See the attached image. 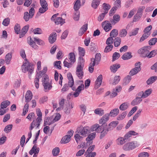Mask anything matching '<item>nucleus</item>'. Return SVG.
<instances>
[{
	"mask_svg": "<svg viewBox=\"0 0 157 157\" xmlns=\"http://www.w3.org/2000/svg\"><path fill=\"white\" fill-rule=\"evenodd\" d=\"M111 128L102 125L100 126L98 124H96L93 126V130L98 133H100V138L102 139L107 134L108 132L112 130Z\"/></svg>",
	"mask_w": 157,
	"mask_h": 157,
	"instance_id": "obj_1",
	"label": "nucleus"
},
{
	"mask_svg": "<svg viewBox=\"0 0 157 157\" xmlns=\"http://www.w3.org/2000/svg\"><path fill=\"white\" fill-rule=\"evenodd\" d=\"M101 55L100 53H97L95 55L94 58H92L91 62L89 65V70L90 72L92 73L93 72L94 67L95 65L98 64L101 59Z\"/></svg>",
	"mask_w": 157,
	"mask_h": 157,
	"instance_id": "obj_2",
	"label": "nucleus"
},
{
	"mask_svg": "<svg viewBox=\"0 0 157 157\" xmlns=\"http://www.w3.org/2000/svg\"><path fill=\"white\" fill-rule=\"evenodd\" d=\"M140 145L139 143L136 141L128 142L124 144L123 147V149L125 151L132 150Z\"/></svg>",
	"mask_w": 157,
	"mask_h": 157,
	"instance_id": "obj_3",
	"label": "nucleus"
},
{
	"mask_svg": "<svg viewBox=\"0 0 157 157\" xmlns=\"http://www.w3.org/2000/svg\"><path fill=\"white\" fill-rule=\"evenodd\" d=\"M21 67L22 71L24 73L27 71L31 74L34 71L33 65L28 61L24 63L21 66Z\"/></svg>",
	"mask_w": 157,
	"mask_h": 157,
	"instance_id": "obj_4",
	"label": "nucleus"
},
{
	"mask_svg": "<svg viewBox=\"0 0 157 157\" xmlns=\"http://www.w3.org/2000/svg\"><path fill=\"white\" fill-rule=\"evenodd\" d=\"M79 82L81 83V84L79 86L76 90L75 89V88L74 87H72V89L73 90L75 91L73 94V95L75 97H78L81 91L84 89V86L83 84V81H79Z\"/></svg>",
	"mask_w": 157,
	"mask_h": 157,
	"instance_id": "obj_5",
	"label": "nucleus"
},
{
	"mask_svg": "<svg viewBox=\"0 0 157 157\" xmlns=\"http://www.w3.org/2000/svg\"><path fill=\"white\" fill-rule=\"evenodd\" d=\"M41 7L39 9V12L43 13L48 9V3L45 0H40Z\"/></svg>",
	"mask_w": 157,
	"mask_h": 157,
	"instance_id": "obj_6",
	"label": "nucleus"
},
{
	"mask_svg": "<svg viewBox=\"0 0 157 157\" xmlns=\"http://www.w3.org/2000/svg\"><path fill=\"white\" fill-rule=\"evenodd\" d=\"M140 94L138 92L136 95V98L133 100L131 103V105L133 106L137 105L139 104L142 101V98Z\"/></svg>",
	"mask_w": 157,
	"mask_h": 157,
	"instance_id": "obj_7",
	"label": "nucleus"
},
{
	"mask_svg": "<svg viewBox=\"0 0 157 157\" xmlns=\"http://www.w3.org/2000/svg\"><path fill=\"white\" fill-rule=\"evenodd\" d=\"M78 132V133L85 137L90 133V128L88 127H84L81 128Z\"/></svg>",
	"mask_w": 157,
	"mask_h": 157,
	"instance_id": "obj_8",
	"label": "nucleus"
},
{
	"mask_svg": "<svg viewBox=\"0 0 157 157\" xmlns=\"http://www.w3.org/2000/svg\"><path fill=\"white\" fill-rule=\"evenodd\" d=\"M108 21H105L102 23V27L106 32L110 31L112 28L111 23Z\"/></svg>",
	"mask_w": 157,
	"mask_h": 157,
	"instance_id": "obj_9",
	"label": "nucleus"
},
{
	"mask_svg": "<svg viewBox=\"0 0 157 157\" xmlns=\"http://www.w3.org/2000/svg\"><path fill=\"white\" fill-rule=\"evenodd\" d=\"M150 47L149 46H146L140 49L138 52L139 54H144L145 56H144V57H147V55L149 54V51L148 50L150 49Z\"/></svg>",
	"mask_w": 157,
	"mask_h": 157,
	"instance_id": "obj_10",
	"label": "nucleus"
},
{
	"mask_svg": "<svg viewBox=\"0 0 157 157\" xmlns=\"http://www.w3.org/2000/svg\"><path fill=\"white\" fill-rule=\"evenodd\" d=\"M96 134L95 132H93L90 134L86 139V145H90L92 144L93 143V140L95 138L96 136Z\"/></svg>",
	"mask_w": 157,
	"mask_h": 157,
	"instance_id": "obj_11",
	"label": "nucleus"
},
{
	"mask_svg": "<svg viewBox=\"0 0 157 157\" xmlns=\"http://www.w3.org/2000/svg\"><path fill=\"white\" fill-rule=\"evenodd\" d=\"M41 121H40L39 122H38V121L37 120V119H36V120H34L30 124L29 128V130L30 131H32V130L35 127H36V129L39 128Z\"/></svg>",
	"mask_w": 157,
	"mask_h": 157,
	"instance_id": "obj_12",
	"label": "nucleus"
},
{
	"mask_svg": "<svg viewBox=\"0 0 157 157\" xmlns=\"http://www.w3.org/2000/svg\"><path fill=\"white\" fill-rule=\"evenodd\" d=\"M152 90L151 89H149L146 90L144 92L141 91L139 93L143 98H146L149 96L151 93Z\"/></svg>",
	"mask_w": 157,
	"mask_h": 157,
	"instance_id": "obj_13",
	"label": "nucleus"
},
{
	"mask_svg": "<svg viewBox=\"0 0 157 157\" xmlns=\"http://www.w3.org/2000/svg\"><path fill=\"white\" fill-rule=\"evenodd\" d=\"M109 118V113H106L99 120V123L100 124H105L108 121Z\"/></svg>",
	"mask_w": 157,
	"mask_h": 157,
	"instance_id": "obj_14",
	"label": "nucleus"
},
{
	"mask_svg": "<svg viewBox=\"0 0 157 157\" xmlns=\"http://www.w3.org/2000/svg\"><path fill=\"white\" fill-rule=\"evenodd\" d=\"M27 43L33 48L35 49H37L38 46L36 44V43L33 41L30 37L28 38Z\"/></svg>",
	"mask_w": 157,
	"mask_h": 157,
	"instance_id": "obj_15",
	"label": "nucleus"
},
{
	"mask_svg": "<svg viewBox=\"0 0 157 157\" xmlns=\"http://www.w3.org/2000/svg\"><path fill=\"white\" fill-rule=\"evenodd\" d=\"M33 97V94L30 90H28L25 95V102L26 103L29 102L32 99Z\"/></svg>",
	"mask_w": 157,
	"mask_h": 157,
	"instance_id": "obj_16",
	"label": "nucleus"
},
{
	"mask_svg": "<svg viewBox=\"0 0 157 157\" xmlns=\"http://www.w3.org/2000/svg\"><path fill=\"white\" fill-rule=\"evenodd\" d=\"M113 19L110 20V22L112 25H115L120 20V17L118 14H116L113 17Z\"/></svg>",
	"mask_w": 157,
	"mask_h": 157,
	"instance_id": "obj_17",
	"label": "nucleus"
},
{
	"mask_svg": "<svg viewBox=\"0 0 157 157\" xmlns=\"http://www.w3.org/2000/svg\"><path fill=\"white\" fill-rule=\"evenodd\" d=\"M138 134L133 131H130L126 133L124 136L125 139L127 140L129 138L133 136L137 135Z\"/></svg>",
	"mask_w": 157,
	"mask_h": 157,
	"instance_id": "obj_18",
	"label": "nucleus"
},
{
	"mask_svg": "<svg viewBox=\"0 0 157 157\" xmlns=\"http://www.w3.org/2000/svg\"><path fill=\"white\" fill-rule=\"evenodd\" d=\"M126 140H127L125 139L124 136V137L119 136L116 140V142L117 144L118 145H122L125 143Z\"/></svg>",
	"mask_w": 157,
	"mask_h": 157,
	"instance_id": "obj_19",
	"label": "nucleus"
},
{
	"mask_svg": "<svg viewBox=\"0 0 157 157\" xmlns=\"http://www.w3.org/2000/svg\"><path fill=\"white\" fill-rule=\"evenodd\" d=\"M39 148L35 144L29 151V153L30 155H32L34 153H39Z\"/></svg>",
	"mask_w": 157,
	"mask_h": 157,
	"instance_id": "obj_20",
	"label": "nucleus"
},
{
	"mask_svg": "<svg viewBox=\"0 0 157 157\" xmlns=\"http://www.w3.org/2000/svg\"><path fill=\"white\" fill-rule=\"evenodd\" d=\"M56 33H54L51 34L48 38L49 43L51 44L54 43L56 40Z\"/></svg>",
	"mask_w": 157,
	"mask_h": 157,
	"instance_id": "obj_21",
	"label": "nucleus"
},
{
	"mask_svg": "<svg viewBox=\"0 0 157 157\" xmlns=\"http://www.w3.org/2000/svg\"><path fill=\"white\" fill-rule=\"evenodd\" d=\"M12 58V53L11 52L8 53L6 56L5 58L4 61L8 65L9 64Z\"/></svg>",
	"mask_w": 157,
	"mask_h": 157,
	"instance_id": "obj_22",
	"label": "nucleus"
},
{
	"mask_svg": "<svg viewBox=\"0 0 157 157\" xmlns=\"http://www.w3.org/2000/svg\"><path fill=\"white\" fill-rule=\"evenodd\" d=\"M119 109L118 108L114 109L111 110L109 114V116L114 117L117 116L119 113Z\"/></svg>",
	"mask_w": 157,
	"mask_h": 157,
	"instance_id": "obj_23",
	"label": "nucleus"
},
{
	"mask_svg": "<svg viewBox=\"0 0 157 157\" xmlns=\"http://www.w3.org/2000/svg\"><path fill=\"white\" fill-rule=\"evenodd\" d=\"M102 80V76L101 75H100L95 82V86H97V88L99 87L101 84Z\"/></svg>",
	"mask_w": 157,
	"mask_h": 157,
	"instance_id": "obj_24",
	"label": "nucleus"
},
{
	"mask_svg": "<svg viewBox=\"0 0 157 157\" xmlns=\"http://www.w3.org/2000/svg\"><path fill=\"white\" fill-rule=\"evenodd\" d=\"M84 137L78 132L74 136L75 139L77 143H79L83 140Z\"/></svg>",
	"mask_w": 157,
	"mask_h": 157,
	"instance_id": "obj_25",
	"label": "nucleus"
},
{
	"mask_svg": "<svg viewBox=\"0 0 157 157\" xmlns=\"http://www.w3.org/2000/svg\"><path fill=\"white\" fill-rule=\"evenodd\" d=\"M87 24H86L82 26L81 28L80 29L78 33V35L79 36H82L84 33L87 30Z\"/></svg>",
	"mask_w": 157,
	"mask_h": 157,
	"instance_id": "obj_26",
	"label": "nucleus"
},
{
	"mask_svg": "<svg viewBox=\"0 0 157 157\" xmlns=\"http://www.w3.org/2000/svg\"><path fill=\"white\" fill-rule=\"evenodd\" d=\"M157 79L156 76H153L149 78L146 81V83L147 85L152 84L156 81Z\"/></svg>",
	"mask_w": 157,
	"mask_h": 157,
	"instance_id": "obj_27",
	"label": "nucleus"
},
{
	"mask_svg": "<svg viewBox=\"0 0 157 157\" xmlns=\"http://www.w3.org/2000/svg\"><path fill=\"white\" fill-rule=\"evenodd\" d=\"M81 6V3L80 0H77L75 2L74 6V10L79 11V9Z\"/></svg>",
	"mask_w": 157,
	"mask_h": 157,
	"instance_id": "obj_28",
	"label": "nucleus"
},
{
	"mask_svg": "<svg viewBox=\"0 0 157 157\" xmlns=\"http://www.w3.org/2000/svg\"><path fill=\"white\" fill-rule=\"evenodd\" d=\"M29 28V25H27L25 26L21 29V33L20 34V38L23 37L26 33Z\"/></svg>",
	"mask_w": 157,
	"mask_h": 157,
	"instance_id": "obj_29",
	"label": "nucleus"
},
{
	"mask_svg": "<svg viewBox=\"0 0 157 157\" xmlns=\"http://www.w3.org/2000/svg\"><path fill=\"white\" fill-rule=\"evenodd\" d=\"M80 16V13L79 11L75 10L73 15V19L75 21H78L79 20Z\"/></svg>",
	"mask_w": 157,
	"mask_h": 157,
	"instance_id": "obj_30",
	"label": "nucleus"
},
{
	"mask_svg": "<svg viewBox=\"0 0 157 157\" xmlns=\"http://www.w3.org/2000/svg\"><path fill=\"white\" fill-rule=\"evenodd\" d=\"M52 117L46 118L44 120V126H45L47 125H49L53 124V123H52Z\"/></svg>",
	"mask_w": 157,
	"mask_h": 157,
	"instance_id": "obj_31",
	"label": "nucleus"
},
{
	"mask_svg": "<svg viewBox=\"0 0 157 157\" xmlns=\"http://www.w3.org/2000/svg\"><path fill=\"white\" fill-rule=\"evenodd\" d=\"M132 57L131 53L128 52L125 53L122 56V58L123 60H125L131 58Z\"/></svg>",
	"mask_w": 157,
	"mask_h": 157,
	"instance_id": "obj_32",
	"label": "nucleus"
},
{
	"mask_svg": "<svg viewBox=\"0 0 157 157\" xmlns=\"http://www.w3.org/2000/svg\"><path fill=\"white\" fill-rule=\"evenodd\" d=\"M101 0H93L91 6L94 9H96L100 4Z\"/></svg>",
	"mask_w": 157,
	"mask_h": 157,
	"instance_id": "obj_33",
	"label": "nucleus"
},
{
	"mask_svg": "<svg viewBox=\"0 0 157 157\" xmlns=\"http://www.w3.org/2000/svg\"><path fill=\"white\" fill-rule=\"evenodd\" d=\"M120 67V65L119 64H113L110 67V69L112 72L115 73Z\"/></svg>",
	"mask_w": 157,
	"mask_h": 157,
	"instance_id": "obj_34",
	"label": "nucleus"
},
{
	"mask_svg": "<svg viewBox=\"0 0 157 157\" xmlns=\"http://www.w3.org/2000/svg\"><path fill=\"white\" fill-rule=\"evenodd\" d=\"M55 23L56 24L59 25L60 24L62 25L65 22V20L63 19L61 17H58L55 19Z\"/></svg>",
	"mask_w": 157,
	"mask_h": 157,
	"instance_id": "obj_35",
	"label": "nucleus"
},
{
	"mask_svg": "<svg viewBox=\"0 0 157 157\" xmlns=\"http://www.w3.org/2000/svg\"><path fill=\"white\" fill-rule=\"evenodd\" d=\"M71 139L70 137L66 135L62 138L61 142L62 144H67L70 141Z\"/></svg>",
	"mask_w": 157,
	"mask_h": 157,
	"instance_id": "obj_36",
	"label": "nucleus"
},
{
	"mask_svg": "<svg viewBox=\"0 0 157 157\" xmlns=\"http://www.w3.org/2000/svg\"><path fill=\"white\" fill-rule=\"evenodd\" d=\"M128 103L125 102L120 105L119 109L121 110L124 111L128 108Z\"/></svg>",
	"mask_w": 157,
	"mask_h": 157,
	"instance_id": "obj_37",
	"label": "nucleus"
},
{
	"mask_svg": "<svg viewBox=\"0 0 157 157\" xmlns=\"http://www.w3.org/2000/svg\"><path fill=\"white\" fill-rule=\"evenodd\" d=\"M94 113L95 114L100 116L103 115L104 114V110L101 108H99L96 109L94 111Z\"/></svg>",
	"mask_w": 157,
	"mask_h": 157,
	"instance_id": "obj_38",
	"label": "nucleus"
},
{
	"mask_svg": "<svg viewBox=\"0 0 157 157\" xmlns=\"http://www.w3.org/2000/svg\"><path fill=\"white\" fill-rule=\"evenodd\" d=\"M10 104V102L8 100H6L2 102L0 107L1 108H6Z\"/></svg>",
	"mask_w": 157,
	"mask_h": 157,
	"instance_id": "obj_39",
	"label": "nucleus"
},
{
	"mask_svg": "<svg viewBox=\"0 0 157 157\" xmlns=\"http://www.w3.org/2000/svg\"><path fill=\"white\" fill-rule=\"evenodd\" d=\"M36 113L38 116L37 118L36 119H37L38 122H39L40 121H42V113L40 109L38 108L36 109Z\"/></svg>",
	"mask_w": 157,
	"mask_h": 157,
	"instance_id": "obj_40",
	"label": "nucleus"
},
{
	"mask_svg": "<svg viewBox=\"0 0 157 157\" xmlns=\"http://www.w3.org/2000/svg\"><path fill=\"white\" fill-rule=\"evenodd\" d=\"M33 18L30 14H29V13L27 12H25L24 13L23 18L26 21H28L29 20Z\"/></svg>",
	"mask_w": 157,
	"mask_h": 157,
	"instance_id": "obj_41",
	"label": "nucleus"
},
{
	"mask_svg": "<svg viewBox=\"0 0 157 157\" xmlns=\"http://www.w3.org/2000/svg\"><path fill=\"white\" fill-rule=\"evenodd\" d=\"M114 41V44L115 47L119 46L121 42V39L119 37L116 38Z\"/></svg>",
	"mask_w": 157,
	"mask_h": 157,
	"instance_id": "obj_42",
	"label": "nucleus"
},
{
	"mask_svg": "<svg viewBox=\"0 0 157 157\" xmlns=\"http://www.w3.org/2000/svg\"><path fill=\"white\" fill-rule=\"evenodd\" d=\"M43 85L50 83L48 76L46 75H44L42 79Z\"/></svg>",
	"mask_w": 157,
	"mask_h": 157,
	"instance_id": "obj_43",
	"label": "nucleus"
},
{
	"mask_svg": "<svg viewBox=\"0 0 157 157\" xmlns=\"http://www.w3.org/2000/svg\"><path fill=\"white\" fill-rule=\"evenodd\" d=\"M43 85L50 83L48 76L46 75H44L42 79Z\"/></svg>",
	"mask_w": 157,
	"mask_h": 157,
	"instance_id": "obj_44",
	"label": "nucleus"
},
{
	"mask_svg": "<svg viewBox=\"0 0 157 157\" xmlns=\"http://www.w3.org/2000/svg\"><path fill=\"white\" fill-rule=\"evenodd\" d=\"M127 34V32L126 29H122L119 32V36L121 37H124L126 36Z\"/></svg>",
	"mask_w": 157,
	"mask_h": 157,
	"instance_id": "obj_45",
	"label": "nucleus"
},
{
	"mask_svg": "<svg viewBox=\"0 0 157 157\" xmlns=\"http://www.w3.org/2000/svg\"><path fill=\"white\" fill-rule=\"evenodd\" d=\"M127 112L124 111L122 113L119 114L117 117V120L118 121H121L123 119L127 114Z\"/></svg>",
	"mask_w": 157,
	"mask_h": 157,
	"instance_id": "obj_46",
	"label": "nucleus"
},
{
	"mask_svg": "<svg viewBox=\"0 0 157 157\" xmlns=\"http://www.w3.org/2000/svg\"><path fill=\"white\" fill-rule=\"evenodd\" d=\"M69 59L71 63H73L75 61V54L73 52H71L69 55Z\"/></svg>",
	"mask_w": 157,
	"mask_h": 157,
	"instance_id": "obj_47",
	"label": "nucleus"
},
{
	"mask_svg": "<svg viewBox=\"0 0 157 157\" xmlns=\"http://www.w3.org/2000/svg\"><path fill=\"white\" fill-rule=\"evenodd\" d=\"M29 104L28 103H26L24 106L23 109L22 115L25 116L28 112L29 110Z\"/></svg>",
	"mask_w": 157,
	"mask_h": 157,
	"instance_id": "obj_48",
	"label": "nucleus"
},
{
	"mask_svg": "<svg viewBox=\"0 0 157 157\" xmlns=\"http://www.w3.org/2000/svg\"><path fill=\"white\" fill-rule=\"evenodd\" d=\"M118 34V30L116 29H113L111 32L110 34V36L111 37H116Z\"/></svg>",
	"mask_w": 157,
	"mask_h": 157,
	"instance_id": "obj_49",
	"label": "nucleus"
},
{
	"mask_svg": "<svg viewBox=\"0 0 157 157\" xmlns=\"http://www.w3.org/2000/svg\"><path fill=\"white\" fill-rule=\"evenodd\" d=\"M131 79V77L129 75H128L124 79L123 84L126 85L128 84L130 81Z\"/></svg>",
	"mask_w": 157,
	"mask_h": 157,
	"instance_id": "obj_50",
	"label": "nucleus"
},
{
	"mask_svg": "<svg viewBox=\"0 0 157 157\" xmlns=\"http://www.w3.org/2000/svg\"><path fill=\"white\" fill-rule=\"evenodd\" d=\"M139 29L137 28H135L132 30V31L129 33L130 36L136 35L138 33Z\"/></svg>",
	"mask_w": 157,
	"mask_h": 157,
	"instance_id": "obj_51",
	"label": "nucleus"
},
{
	"mask_svg": "<svg viewBox=\"0 0 157 157\" xmlns=\"http://www.w3.org/2000/svg\"><path fill=\"white\" fill-rule=\"evenodd\" d=\"M34 40L36 42V43L39 45H43L44 44V42L42 40L40 39L37 37H34Z\"/></svg>",
	"mask_w": 157,
	"mask_h": 157,
	"instance_id": "obj_52",
	"label": "nucleus"
},
{
	"mask_svg": "<svg viewBox=\"0 0 157 157\" xmlns=\"http://www.w3.org/2000/svg\"><path fill=\"white\" fill-rule=\"evenodd\" d=\"M121 77L119 76H116L114 78L112 84L113 85H116L120 81Z\"/></svg>",
	"mask_w": 157,
	"mask_h": 157,
	"instance_id": "obj_53",
	"label": "nucleus"
},
{
	"mask_svg": "<svg viewBox=\"0 0 157 157\" xmlns=\"http://www.w3.org/2000/svg\"><path fill=\"white\" fill-rule=\"evenodd\" d=\"M45 92H48L50 90H51L52 88V85L50 83L45 84L43 85Z\"/></svg>",
	"mask_w": 157,
	"mask_h": 157,
	"instance_id": "obj_54",
	"label": "nucleus"
},
{
	"mask_svg": "<svg viewBox=\"0 0 157 157\" xmlns=\"http://www.w3.org/2000/svg\"><path fill=\"white\" fill-rule=\"evenodd\" d=\"M140 69L139 68V69H136V68H133V69H132L129 72L130 75L132 76L137 74L140 71Z\"/></svg>",
	"mask_w": 157,
	"mask_h": 157,
	"instance_id": "obj_55",
	"label": "nucleus"
},
{
	"mask_svg": "<svg viewBox=\"0 0 157 157\" xmlns=\"http://www.w3.org/2000/svg\"><path fill=\"white\" fill-rule=\"evenodd\" d=\"M65 99H62L59 102V105H60V107H58L56 110L57 111H59L62 109H63V106L64 104Z\"/></svg>",
	"mask_w": 157,
	"mask_h": 157,
	"instance_id": "obj_56",
	"label": "nucleus"
},
{
	"mask_svg": "<svg viewBox=\"0 0 157 157\" xmlns=\"http://www.w3.org/2000/svg\"><path fill=\"white\" fill-rule=\"evenodd\" d=\"M13 127L12 124H9L7 125L4 129V131L6 133L10 132L12 130Z\"/></svg>",
	"mask_w": 157,
	"mask_h": 157,
	"instance_id": "obj_57",
	"label": "nucleus"
},
{
	"mask_svg": "<svg viewBox=\"0 0 157 157\" xmlns=\"http://www.w3.org/2000/svg\"><path fill=\"white\" fill-rule=\"evenodd\" d=\"M79 54L80 57L83 56L85 54V50L84 48L79 47L78 48Z\"/></svg>",
	"mask_w": 157,
	"mask_h": 157,
	"instance_id": "obj_58",
	"label": "nucleus"
},
{
	"mask_svg": "<svg viewBox=\"0 0 157 157\" xmlns=\"http://www.w3.org/2000/svg\"><path fill=\"white\" fill-rule=\"evenodd\" d=\"M59 149L57 147L53 149L52 151V154L54 156H56L58 155L59 152Z\"/></svg>",
	"mask_w": 157,
	"mask_h": 157,
	"instance_id": "obj_59",
	"label": "nucleus"
},
{
	"mask_svg": "<svg viewBox=\"0 0 157 157\" xmlns=\"http://www.w3.org/2000/svg\"><path fill=\"white\" fill-rule=\"evenodd\" d=\"M68 60L66 58L65 59L63 62V64L64 66L68 68H70L72 66V63H69L68 62Z\"/></svg>",
	"mask_w": 157,
	"mask_h": 157,
	"instance_id": "obj_60",
	"label": "nucleus"
},
{
	"mask_svg": "<svg viewBox=\"0 0 157 157\" xmlns=\"http://www.w3.org/2000/svg\"><path fill=\"white\" fill-rule=\"evenodd\" d=\"M157 50H156L152 51L147 55V57L149 58L154 57L157 54Z\"/></svg>",
	"mask_w": 157,
	"mask_h": 157,
	"instance_id": "obj_61",
	"label": "nucleus"
},
{
	"mask_svg": "<svg viewBox=\"0 0 157 157\" xmlns=\"http://www.w3.org/2000/svg\"><path fill=\"white\" fill-rule=\"evenodd\" d=\"M107 13V11L104 12L103 13L101 14L98 17V20L99 21H101L104 18L105 14Z\"/></svg>",
	"mask_w": 157,
	"mask_h": 157,
	"instance_id": "obj_62",
	"label": "nucleus"
},
{
	"mask_svg": "<svg viewBox=\"0 0 157 157\" xmlns=\"http://www.w3.org/2000/svg\"><path fill=\"white\" fill-rule=\"evenodd\" d=\"M118 122L117 121L112 122L110 123L108 127H111V128H112V130L113 128L116 127L118 124Z\"/></svg>",
	"mask_w": 157,
	"mask_h": 157,
	"instance_id": "obj_63",
	"label": "nucleus"
},
{
	"mask_svg": "<svg viewBox=\"0 0 157 157\" xmlns=\"http://www.w3.org/2000/svg\"><path fill=\"white\" fill-rule=\"evenodd\" d=\"M110 6L109 4L104 3L103 4V8L105 10L104 12L107 11V13L108 12V10L110 9Z\"/></svg>",
	"mask_w": 157,
	"mask_h": 157,
	"instance_id": "obj_64",
	"label": "nucleus"
}]
</instances>
